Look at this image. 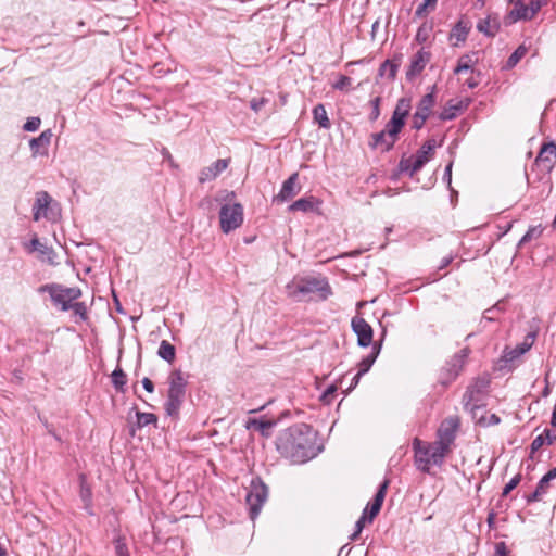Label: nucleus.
<instances>
[{
	"mask_svg": "<svg viewBox=\"0 0 556 556\" xmlns=\"http://www.w3.org/2000/svg\"><path fill=\"white\" fill-rule=\"evenodd\" d=\"M279 453L292 463L302 464L314 457L313 439L306 425L285 430L277 440Z\"/></svg>",
	"mask_w": 556,
	"mask_h": 556,
	"instance_id": "f257e3e1",
	"label": "nucleus"
},
{
	"mask_svg": "<svg viewBox=\"0 0 556 556\" xmlns=\"http://www.w3.org/2000/svg\"><path fill=\"white\" fill-rule=\"evenodd\" d=\"M288 295L296 301L308 294H317L319 299H328L332 291L327 279L324 277L307 276L294 278L287 285Z\"/></svg>",
	"mask_w": 556,
	"mask_h": 556,
	"instance_id": "f03ea898",
	"label": "nucleus"
},
{
	"mask_svg": "<svg viewBox=\"0 0 556 556\" xmlns=\"http://www.w3.org/2000/svg\"><path fill=\"white\" fill-rule=\"evenodd\" d=\"M414 458L416 467L422 472H429L432 465L441 466L446 455L450 453L447 448L439 444L425 443L418 438L413 441Z\"/></svg>",
	"mask_w": 556,
	"mask_h": 556,
	"instance_id": "7ed1b4c3",
	"label": "nucleus"
},
{
	"mask_svg": "<svg viewBox=\"0 0 556 556\" xmlns=\"http://www.w3.org/2000/svg\"><path fill=\"white\" fill-rule=\"evenodd\" d=\"M168 392L165 410L169 416H177L185 400L187 381L181 370H174L168 377Z\"/></svg>",
	"mask_w": 556,
	"mask_h": 556,
	"instance_id": "20e7f679",
	"label": "nucleus"
},
{
	"mask_svg": "<svg viewBox=\"0 0 556 556\" xmlns=\"http://www.w3.org/2000/svg\"><path fill=\"white\" fill-rule=\"evenodd\" d=\"M437 146L438 143L433 138L425 141L415 155L406 159L403 157L400 161L401 172L407 173L410 177H413L433 157Z\"/></svg>",
	"mask_w": 556,
	"mask_h": 556,
	"instance_id": "39448f33",
	"label": "nucleus"
},
{
	"mask_svg": "<svg viewBox=\"0 0 556 556\" xmlns=\"http://www.w3.org/2000/svg\"><path fill=\"white\" fill-rule=\"evenodd\" d=\"M40 291H47L54 305L60 306L62 311L71 309L73 301L81 296L79 288H65L59 285H46Z\"/></svg>",
	"mask_w": 556,
	"mask_h": 556,
	"instance_id": "423d86ee",
	"label": "nucleus"
},
{
	"mask_svg": "<svg viewBox=\"0 0 556 556\" xmlns=\"http://www.w3.org/2000/svg\"><path fill=\"white\" fill-rule=\"evenodd\" d=\"M59 213L58 203L53 201L52 197L47 191L36 193L35 203L33 205V218L35 222L41 218L55 220Z\"/></svg>",
	"mask_w": 556,
	"mask_h": 556,
	"instance_id": "0eeeda50",
	"label": "nucleus"
},
{
	"mask_svg": "<svg viewBox=\"0 0 556 556\" xmlns=\"http://www.w3.org/2000/svg\"><path fill=\"white\" fill-rule=\"evenodd\" d=\"M220 229L225 233L239 228L243 223V207L239 203L225 204L219 211Z\"/></svg>",
	"mask_w": 556,
	"mask_h": 556,
	"instance_id": "6e6552de",
	"label": "nucleus"
},
{
	"mask_svg": "<svg viewBox=\"0 0 556 556\" xmlns=\"http://www.w3.org/2000/svg\"><path fill=\"white\" fill-rule=\"evenodd\" d=\"M268 496L267 486L262 481H252L251 488L245 496L249 506L250 517L254 520L261 513V509Z\"/></svg>",
	"mask_w": 556,
	"mask_h": 556,
	"instance_id": "1a4fd4ad",
	"label": "nucleus"
},
{
	"mask_svg": "<svg viewBox=\"0 0 556 556\" xmlns=\"http://www.w3.org/2000/svg\"><path fill=\"white\" fill-rule=\"evenodd\" d=\"M460 426L458 416H450L442 420L437 431V442L451 452V447L456 438V433Z\"/></svg>",
	"mask_w": 556,
	"mask_h": 556,
	"instance_id": "9d476101",
	"label": "nucleus"
},
{
	"mask_svg": "<svg viewBox=\"0 0 556 556\" xmlns=\"http://www.w3.org/2000/svg\"><path fill=\"white\" fill-rule=\"evenodd\" d=\"M412 109L410 99L409 98H401L399 99L396 106L393 111L391 119L388 122V126L391 127V132H401L402 128L405 125L406 117L409 114Z\"/></svg>",
	"mask_w": 556,
	"mask_h": 556,
	"instance_id": "9b49d317",
	"label": "nucleus"
},
{
	"mask_svg": "<svg viewBox=\"0 0 556 556\" xmlns=\"http://www.w3.org/2000/svg\"><path fill=\"white\" fill-rule=\"evenodd\" d=\"M431 60V52L421 48L410 59L409 65L406 70V79L413 81L421 74L427 64Z\"/></svg>",
	"mask_w": 556,
	"mask_h": 556,
	"instance_id": "f8f14e48",
	"label": "nucleus"
},
{
	"mask_svg": "<svg viewBox=\"0 0 556 556\" xmlns=\"http://www.w3.org/2000/svg\"><path fill=\"white\" fill-rule=\"evenodd\" d=\"M352 329L357 336L359 346L367 348L372 343V328L363 317L352 319Z\"/></svg>",
	"mask_w": 556,
	"mask_h": 556,
	"instance_id": "ddd939ff",
	"label": "nucleus"
},
{
	"mask_svg": "<svg viewBox=\"0 0 556 556\" xmlns=\"http://www.w3.org/2000/svg\"><path fill=\"white\" fill-rule=\"evenodd\" d=\"M535 163L544 172H551L556 164V143L546 142L541 147Z\"/></svg>",
	"mask_w": 556,
	"mask_h": 556,
	"instance_id": "4468645a",
	"label": "nucleus"
},
{
	"mask_svg": "<svg viewBox=\"0 0 556 556\" xmlns=\"http://www.w3.org/2000/svg\"><path fill=\"white\" fill-rule=\"evenodd\" d=\"M400 132H391V127L386 125V129L374 134L372 143L374 148H381L382 151L387 152L393 148L395 144Z\"/></svg>",
	"mask_w": 556,
	"mask_h": 556,
	"instance_id": "2eb2a0df",
	"label": "nucleus"
},
{
	"mask_svg": "<svg viewBox=\"0 0 556 556\" xmlns=\"http://www.w3.org/2000/svg\"><path fill=\"white\" fill-rule=\"evenodd\" d=\"M229 165V160L219 159L207 167H204L199 175V181L201 184L215 179L220 173H223Z\"/></svg>",
	"mask_w": 556,
	"mask_h": 556,
	"instance_id": "dca6fc26",
	"label": "nucleus"
},
{
	"mask_svg": "<svg viewBox=\"0 0 556 556\" xmlns=\"http://www.w3.org/2000/svg\"><path fill=\"white\" fill-rule=\"evenodd\" d=\"M556 479V467L548 470L538 482L534 492L528 497L529 502H539L547 493L549 482Z\"/></svg>",
	"mask_w": 556,
	"mask_h": 556,
	"instance_id": "f3484780",
	"label": "nucleus"
},
{
	"mask_svg": "<svg viewBox=\"0 0 556 556\" xmlns=\"http://www.w3.org/2000/svg\"><path fill=\"white\" fill-rule=\"evenodd\" d=\"M470 29L471 24L469 21L459 20L450 33V41L452 42V46L458 47L459 45L464 43Z\"/></svg>",
	"mask_w": 556,
	"mask_h": 556,
	"instance_id": "a211bd4d",
	"label": "nucleus"
},
{
	"mask_svg": "<svg viewBox=\"0 0 556 556\" xmlns=\"http://www.w3.org/2000/svg\"><path fill=\"white\" fill-rule=\"evenodd\" d=\"M51 138L52 131L50 129L42 131L37 138H33L29 142L33 155L36 156L47 154Z\"/></svg>",
	"mask_w": 556,
	"mask_h": 556,
	"instance_id": "6ab92c4d",
	"label": "nucleus"
},
{
	"mask_svg": "<svg viewBox=\"0 0 556 556\" xmlns=\"http://www.w3.org/2000/svg\"><path fill=\"white\" fill-rule=\"evenodd\" d=\"M298 177V173H294L282 184V187L278 195L276 197V200L285 202L292 199L299 193L300 188L296 186Z\"/></svg>",
	"mask_w": 556,
	"mask_h": 556,
	"instance_id": "aec40b11",
	"label": "nucleus"
},
{
	"mask_svg": "<svg viewBox=\"0 0 556 556\" xmlns=\"http://www.w3.org/2000/svg\"><path fill=\"white\" fill-rule=\"evenodd\" d=\"M388 485H389V481L388 480H384L380 484V486H379V489H378V491H377V493H376V495L374 497V501H372V503L370 504V506L368 508L369 509V516L367 517L368 518V522H371L374 520V518L380 511L381 506H382L383 501H384V497H386V492H387Z\"/></svg>",
	"mask_w": 556,
	"mask_h": 556,
	"instance_id": "412c9836",
	"label": "nucleus"
},
{
	"mask_svg": "<svg viewBox=\"0 0 556 556\" xmlns=\"http://www.w3.org/2000/svg\"><path fill=\"white\" fill-rule=\"evenodd\" d=\"M319 205H320V201H318L315 197L311 195V197L301 198V199L294 201L289 206V211H291V212L301 211L304 213L314 212L319 208Z\"/></svg>",
	"mask_w": 556,
	"mask_h": 556,
	"instance_id": "4be33fe9",
	"label": "nucleus"
},
{
	"mask_svg": "<svg viewBox=\"0 0 556 556\" xmlns=\"http://www.w3.org/2000/svg\"><path fill=\"white\" fill-rule=\"evenodd\" d=\"M477 29L488 37H494L500 30V22L496 16L489 15L478 22Z\"/></svg>",
	"mask_w": 556,
	"mask_h": 556,
	"instance_id": "5701e85b",
	"label": "nucleus"
},
{
	"mask_svg": "<svg viewBox=\"0 0 556 556\" xmlns=\"http://www.w3.org/2000/svg\"><path fill=\"white\" fill-rule=\"evenodd\" d=\"M380 350H381V342H379V343L375 342L372 344L370 353L367 356L363 357L362 361L357 365L359 375H364L370 369V367L377 359V357L380 353Z\"/></svg>",
	"mask_w": 556,
	"mask_h": 556,
	"instance_id": "b1692460",
	"label": "nucleus"
},
{
	"mask_svg": "<svg viewBox=\"0 0 556 556\" xmlns=\"http://www.w3.org/2000/svg\"><path fill=\"white\" fill-rule=\"evenodd\" d=\"M468 356V352L466 349L462 350L458 354L454 355L451 362L448 363L447 371L450 374L448 379L453 380L462 370L465 358Z\"/></svg>",
	"mask_w": 556,
	"mask_h": 556,
	"instance_id": "393cba45",
	"label": "nucleus"
},
{
	"mask_svg": "<svg viewBox=\"0 0 556 556\" xmlns=\"http://www.w3.org/2000/svg\"><path fill=\"white\" fill-rule=\"evenodd\" d=\"M30 251H37L42 255L43 260H47L50 264H55L54 257L55 252L52 248L47 247L46 244L41 243L38 238H33L30 240Z\"/></svg>",
	"mask_w": 556,
	"mask_h": 556,
	"instance_id": "a878e982",
	"label": "nucleus"
},
{
	"mask_svg": "<svg viewBox=\"0 0 556 556\" xmlns=\"http://www.w3.org/2000/svg\"><path fill=\"white\" fill-rule=\"evenodd\" d=\"M276 425L275 421L271 420H258V419H249L245 424V428L248 430L250 429H256L258 430L263 437H269L270 432L269 430Z\"/></svg>",
	"mask_w": 556,
	"mask_h": 556,
	"instance_id": "bb28decb",
	"label": "nucleus"
},
{
	"mask_svg": "<svg viewBox=\"0 0 556 556\" xmlns=\"http://www.w3.org/2000/svg\"><path fill=\"white\" fill-rule=\"evenodd\" d=\"M433 105H434V94L432 92L427 93L420 99L415 113L419 114V117L428 118Z\"/></svg>",
	"mask_w": 556,
	"mask_h": 556,
	"instance_id": "cd10ccee",
	"label": "nucleus"
},
{
	"mask_svg": "<svg viewBox=\"0 0 556 556\" xmlns=\"http://www.w3.org/2000/svg\"><path fill=\"white\" fill-rule=\"evenodd\" d=\"M79 495L84 503V509L88 515L93 516L94 511L92 509V492L90 486L87 485L85 481H81Z\"/></svg>",
	"mask_w": 556,
	"mask_h": 556,
	"instance_id": "c85d7f7f",
	"label": "nucleus"
},
{
	"mask_svg": "<svg viewBox=\"0 0 556 556\" xmlns=\"http://www.w3.org/2000/svg\"><path fill=\"white\" fill-rule=\"evenodd\" d=\"M157 355L168 362L169 364H172L174 361H175V357H176V349L175 346L169 343L168 341L166 340H163L161 343H160V346H159V350H157Z\"/></svg>",
	"mask_w": 556,
	"mask_h": 556,
	"instance_id": "c756f323",
	"label": "nucleus"
},
{
	"mask_svg": "<svg viewBox=\"0 0 556 556\" xmlns=\"http://www.w3.org/2000/svg\"><path fill=\"white\" fill-rule=\"evenodd\" d=\"M314 121L319 125V127L328 129L331 126L330 119L328 117L327 111L324 104H317L313 110Z\"/></svg>",
	"mask_w": 556,
	"mask_h": 556,
	"instance_id": "7c9ffc66",
	"label": "nucleus"
},
{
	"mask_svg": "<svg viewBox=\"0 0 556 556\" xmlns=\"http://www.w3.org/2000/svg\"><path fill=\"white\" fill-rule=\"evenodd\" d=\"M400 66V62L395 60H386L379 68L380 76H388L390 79H394Z\"/></svg>",
	"mask_w": 556,
	"mask_h": 556,
	"instance_id": "2f4dec72",
	"label": "nucleus"
},
{
	"mask_svg": "<svg viewBox=\"0 0 556 556\" xmlns=\"http://www.w3.org/2000/svg\"><path fill=\"white\" fill-rule=\"evenodd\" d=\"M508 17L511 22H517L519 20H532L528 5H525L523 2L521 5L515 7L508 14Z\"/></svg>",
	"mask_w": 556,
	"mask_h": 556,
	"instance_id": "473e14b6",
	"label": "nucleus"
},
{
	"mask_svg": "<svg viewBox=\"0 0 556 556\" xmlns=\"http://www.w3.org/2000/svg\"><path fill=\"white\" fill-rule=\"evenodd\" d=\"M543 232L541 226H532L527 232L522 236V238L518 242V248H521L526 243L530 242L533 239H538Z\"/></svg>",
	"mask_w": 556,
	"mask_h": 556,
	"instance_id": "72a5a7b5",
	"label": "nucleus"
},
{
	"mask_svg": "<svg viewBox=\"0 0 556 556\" xmlns=\"http://www.w3.org/2000/svg\"><path fill=\"white\" fill-rule=\"evenodd\" d=\"M137 416V427L138 428H142V427H146V426H149V425H156L157 422V417L156 415L152 414V413H140V412H137L136 414Z\"/></svg>",
	"mask_w": 556,
	"mask_h": 556,
	"instance_id": "f704fd0d",
	"label": "nucleus"
},
{
	"mask_svg": "<svg viewBox=\"0 0 556 556\" xmlns=\"http://www.w3.org/2000/svg\"><path fill=\"white\" fill-rule=\"evenodd\" d=\"M473 61L470 55L465 54L458 59L457 66L454 70L455 74H462L464 72H472Z\"/></svg>",
	"mask_w": 556,
	"mask_h": 556,
	"instance_id": "c9c22d12",
	"label": "nucleus"
},
{
	"mask_svg": "<svg viewBox=\"0 0 556 556\" xmlns=\"http://www.w3.org/2000/svg\"><path fill=\"white\" fill-rule=\"evenodd\" d=\"M464 109L463 102H458L457 104L450 103L448 108H445L440 117L443 121H451L456 117L457 112Z\"/></svg>",
	"mask_w": 556,
	"mask_h": 556,
	"instance_id": "e433bc0d",
	"label": "nucleus"
},
{
	"mask_svg": "<svg viewBox=\"0 0 556 556\" xmlns=\"http://www.w3.org/2000/svg\"><path fill=\"white\" fill-rule=\"evenodd\" d=\"M126 382H127L126 375L124 374V371L119 367H117L112 372V383H113V386L115 387V389L117 391H123L124 386L126 384Z\"/></svg>",
	"mask_w": 556,
	"mask_h": 556,
	"instance_id": "4c0bfd02",
	"label": "nucleus"
},
{
	"mask_svg": "<svg viewBox=\"0 0 556 556\" xmlns=\"http://www.w3.org/2000/svg\"><path fill=\"white\" fill-rule=\"evenodd\" d=\"M526 53H527V48L525 46H519L508 58L506 67L507 68L515 67L518 64V62L526 55Z\"/></svg>",
	"mask_w": 556,
	"mask_h": 556,
	"instance_id": "58836bf2",
	"label": "nucleus"
},
{
	"mask_svg": "<svg viewBox=\"0 0 556 556\" xmlns=\"http://www.w3.org/2000/svg\"><path fill=\"white\" fill-rule=\"evenodd\" d=\"M352 79L345 75H340L332 88L340 91H349L351 89Z\"/></svg>",
	"mask_w": 556,
	"mask_h": 556,
	"instance_id": "ea45409f",
	"label": "nucleus"
},
{
	"mask_svg": "<svg viewBox=\"0 0 556 556\" xmlns=\"http://www.w3.org/2000/svg\"><path fill=\"white\" fill-rule=\"evenodd\" d=\"M116 556H130L124 538L118 536L114 540Z\"/></svg>",
	"mask_w": 556,
	"mask_h": 556,
	"instance_id": "a19ab883",
	"label": "nucleus"
},
{
	"mask_svg": "<svg viewBox=\"0 0 556 556\" xmlns=\"http://www.w3.org/2000/svg\"><path fill=\"white\" fill-rule=\"evenodd\" d=\"M367 511H368V506L364 509V513L362 515V517L356 521V525H355V531L353 532V534L351 535V540H356V538L359 535V533L362 532L364 526H365V522L368 521V518H367Z\"/></svg>",
	"mask_w": 556,
	"mask_h": 556,
	"instance_id": "79ce46f5",
	"label": "nucleus"
},
{
	"mask_svg": "<svg viewBox=\"0 0 556 556\" xmlns=\"http://www.w3.org/2000/svg\"><path fill=\"white\" fill-rule=\"evenodd\" d=\"M521 481V475L518 473L513 477L503 489L502 496H507Z\"/></svg>",
	"mask_w": 556,
	"mask_h": 556,
	"instance_id": "37998d69",
	"label": "nucleus"
},
{
	"mask_svg": "<svg viewBox=\"0 0 556 556\" xmlns=\"http://www.w3.org/2000/svg\"><path fill=\"white\" fill-rule=\"evenodd\" d=\"M71 308L74 311L76 316H79L83 320L87 318V307L83 302H75L71 304Z\"/></svg>",
	"mask_w": 556,
	"mask_h": 556,
	"instance_id": "c03bdc74",
	"label": "nucleus"
},
{
	"mask_svg": "<svg viewBox=\"0 0 556 556\" xmlns=\"http://www.w3.org/2000/svg\"><path fill=\"white\" fill-rule=\"evenodd\" d=\"M380 101H381L380 97H376L375 99H372L370 101V104L372 106L371 113L369 115L370 121L378 119V117L380 115V108H379L380 106Z\"/></svg>",
	"mask_w": 556,
	"mask_h": 556,
	"instance_id": "a18cd8bd",
	"label": "nucleus"
},
{
	"mask_svg": "<svg viewBox=\"0 0 556 556\" xmlns=\"http://www.w3.org/2000/svg\"><path fill=\"white\" fill-rule=\"evenodd\" d=\"M268 103V99L264 98V97H261V98H253L251 101H250V108L254 111V112H258L265 104Z\"/></svg>",
	"mask_w": 556,
	"mask_h": 556,
	"instance_id": "49530a36",
	"label": "nucleus"
},
{
	"mask_svg": "<svg viewBox=\"0 0 556 556\" xmlns=\"http://www.w3.org/2000/svg\"><path fill=\"white\" fill-rule=\"evenodd\" d=\"M40 118L39 117H30L27 119V122L24 124V129L26 131H35L40 126Z\"/></svg>",
	"mask_w": 556,
	"mask_h": 556,
	"instance_id": "de8ad7c7",
	"label": "nucleus"
},
{
	"mask_svg": "<svg viewBox=\"0 0 556 556\" xmlns=\"http://www.w3.org/2000/svg\"><path fill=\"white\" fill-rule=\"evenodd\" d=\"M494 556H510V551L508 549L505 542H497L495 544Z\"/></svg>",
	"mask_w": 556,
	"mask_h": 556,
	"instance_id": "09e8293b",
	"label": "nucleus"
},
{
	"mask_svg": "<svg viewBox=\"0 0 556 556\" xmlns=\"http://www.w3.org/2000/svg\"><path fill=\"white\" fill-rule=\"evenodd\" d=\"M543 4H544V0H530L528 9L530 11L532 18L541 10Z\"/></svg>",
	"mask_w": 556,
	"mask_h": 556,
	"instance_id": "8fccbe9b",
	"label": "nucleus"
},
{
	"mask_svg": "<svg viewBox=\"0 0 556 556\" xmlns=\"http://www.w3.org/2000/svg\"><path fill=\"white\" fill-rule=\"evenodd\" d=\"M428 35H429V28L426 27L425 25H422L418 28L415 39L419 43H422L428 39Z\"/></svg>",
	"mask_w": 556,
	"mask_h": 556,
	"instance_id": "3c124183",
	"label": "nucleus"
},
{
	"mask_svg": "<svg viewBox=\"0 0 556 556\" xmlns=\"http://www.w3.org/2000/svg\"><path fill=\"white\" fill-rule=\"evenodd\" d=\"M545 444V438L543 434L538 435L531 443V453L538 452Z\"/></svg>",
	"mask_w": 556,
	"mask_h": 556,
	"instance_id": "603ef678",
	"label": "nucleus"
},
{
	"mask_svg": "<svg viewBox=\"0 0 556 556\" xmlns=\"http://www.w3.org/2000/svg\"><path fill=\"white\" fill-rule=\"evenodd\" d=\"M427 121V117H419V114H414L413 117V127L415 129H420L425 125V122Z\"/></svg>",
	"mask_w": 556,
	"mask_h": 556,
	"instance_id": "864d4df0",
	"label": "nucleus"
},
{
	"mask_svg": "<svg viewBox=\"0 0 556 556\" xmlns=\"http://www.w3.org/2000/svg\"><path fill=\"white\" fill-rule=\"evenodd\" d=\"M542 434L545 438V443H547L548 445H552L556 441V434L548 429H545L544 433Z\"/></svg>",
	"mask_w": 556,
	"mask_h": 556,
	"instance_id": "5fc2aeb1",
	"label": "nucleus"
},
{
	"mask_svg": "<svg viewBox=\"0 0 556 556\" xmlns=\"http://www.w3.org/2000/svg\"><path fill=\"white\" fill-rule=\"evenodd\" d=\"M142 386H143L144 390L149 393H152L154 391L153 382L147 377H144L142 379Z\"/></svg>",
	"mask_w": 556,
	"mask_h": 556,
	"instance_id": "6e6d98bb",
	"label": "nucleus"
},
{
	"mask_svg": "<svg viewBox=\"0 0 556 556\" xmlns=\"http://www.w3.org/2000/svg\"><path fill=\"white\" fill-rule=\"evenodd\" d=\"M429 7H430V5H429V4H426V2L420 3V4L417 7V9H416V12H415L416 16L421 17V16L426 13V11H427V9H428Z\"/></svg>",
	"mask_w": 556,
	"mask_h": 556,
	"instance_id": "4d7b16f0",
	"label": "nucleus"
},
{
	"mask_svg": "<svg viewBox=\"0 0 556 556\" xmlns=\"http://www.w3.org/2000/svg\"><path fill=\"white\" fill-rule=\"evenodd\" d=\"M501 419L497 415L495 414H491L489 417H488V420L485 421V425L488 426H494V425H497L500 424Z\"/></svg>",
	"mask_w": 556,
	"mask_h": 556,
	"instance_id": "13d9d810",
	"label": "nucleus"
},
{
	"mask_svg": "<svg viewBox=\"0 0 556 556\" xmlns=\"http://www.w3.org/2000/svg\"><path fill=\"white\" fill-rule=\"evenodd\" d=\"M161 153H162L164 160L167 161L170 164V166L175 165L173 156H172L170 152L166 148H163Z\"/></svg>",
	"mask_w": 556,
	"mask_h": 556,
	"instance_id": "bf43d9fd",
	"label": "nucleus"
},
{
	"mask_svg": "<svg viewBox=\"0 0 556 556\" xmlns=\"http://www.w3.org/2000/svg\"><path fill=\"white\" fill-rule=\"evenodd\" d=\"M336 387L330 386L324 393H323V400L330 401V396L336 392Z\"/></svg>",
	"mask_w": 556,
	"mask_h": 556,
	"instance_id": "052dcab7",
	"label": "nucleus"
},
{
	"mask_svg": "<svg viewBox=\"0 0 556 556\" xmlns=\"http://www.w3.org/2000/svg\"><path fill=\"white\" fill-rule=\"evenodd\" d=\"M497 309H498V304H496L494 307H492L490 309H486L484 312V318L492 320L494 318L493 313H495Z\"/></svg>",
	"mask_w": 556,
	"mask_h": 556,
	"instance_id": "680f3d73",
	"label": "nucleus"
},
{
	"mask_svg": "<svg viewBox=\"0 0 556 556\" xmlns=\"http://www.w3.org/2000/svg\"><path fill=\"white\" fill-rule=\"evenodd\" d=\"M453 261V257L452 256H445L442 258L441 261V264H440V269H443L445 267H447Z\"/></svg>",
	"mask_w": 556,
	"mask_h": 556,
	"instance_id": "e2e57ef3",
	"label": "nucleus"
},
{
	"mask_svg": "<svg viewBox=\"0 0 556 556\" xmlns=\"http://www.w3.org/2000/svg\"><path fill=\"white\" fill-rule=\"evenodd\" d=\"M532 343L523 342L522 344L518 345L519 354H525L530 348Z\"/></svg>",
	"mask_w": 556,
	"mask_h": 556,
	"instance_id": "0e129e2a",
	"label": "nucleus"
},
{
	"mask_svg": "<svg viewBox=\"0 0 556 556\" xmlns=\"http://www.w3.org/2000/svg\"><path fill=\"white\" fill-rule=\"evenodd\" d=\"M486 521H488V525H489V527H490V528H493V527H494V522H495V513H494V511H490V513L488 514V519H486Z\"/></svg>",
	"mask_w": 556,
	"mask_h": 556,
	"instance_id": "69168bd1",
	"label": "nucleus"
},
{
	"mask_svg": "<svg viewBox=\"0 0 556 556\" xmlns=\"http://www.w3.org/2000/svg\"><path fill=\"white\" fill-rule=\"evenodd\" d=\"M520 355H521V354H519V349H518V348H515L514 350H511V351L509 352V354H508L507 356H508V358H509L510 361H513V359H515V358L519 357Z\"/></svg>",
	"mask_w": 556,
	"mask_h": 556,
	"instance_id": "338daca9",
	"label": "nucleus"
},
{
	"mask_svg": "<svg viewBox=\"0 0 556 556\" xmlns=\"http://www.w3.org/2000/svg\"><path fill=\"white\" fill-rule=\"evenodd\" d=\"M552 427L556 428V405L554 406L552 419H551Z\"/></svg>",
	"mask_w": 556,
	"mask_h": 556,
	"instance_id": "774afa93",
	"label": "nucleus"
}]
</instances>
